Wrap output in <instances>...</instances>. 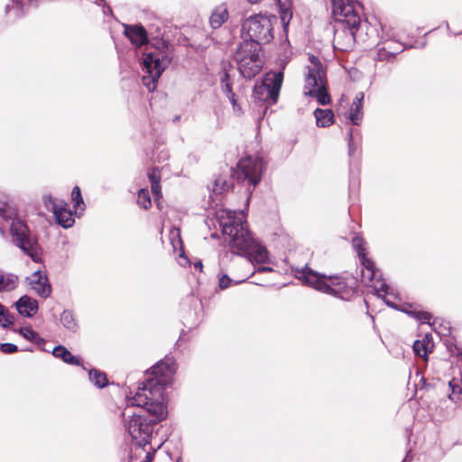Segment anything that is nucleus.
I'll use <instances>...</instances> for the list:
<instances>
[{
  "mask_svg": "<svg viewBox=\"0 0 462 462\" xmlns=\"http://www.w3.org/2000/svg\"><path fill=\"white\" fill-rule=\"evenodd\" d=\"M281 9V20L283 25H287L291 18V13L290 12L291 0H278Z\"/></svg>",
  "mask_w": 462,
  "mask_h": 462,
  "instance_id": "26",
  "label": "nucleus"
},
{
  "mask_svg": "<svg viewBox=\"0 0 462 462\" xmlns=\"http://www.w3.org/2000/svg\"><path fill=\"white\" fill-rule=\"evenodd\" d=\"M42 200L45 208L53 213L55 221L60 226L64 228L73 226L75 222L73 214L64 200L54 199L51 195L43 196Z\"/></svg>",
  "mask_w": 462,
  "mask_h": 462,
  "instance_id": "14",
  "label": "nucleus"
},
{
  "mask_svg": "<svg viewBox=\"0 0 462 462\" xmlns=\"http://www.w3.org/2000/svg\"><path fill=\"white\" fill-rule=\"evenodd\" d=\"M309 60L304 94L315 97L320 105H328L330 103V97L326 88V71L319 60L314 55L310 56Z\"/></svg>",
  "mask_w": 462,
  "mask_h": 462,
  "instance_id": "5",
  "label": "nucleus"
},
{
  "mask_svg": "<svg viewBox=\"0 0 462 462\" xmlns=\"http://www.w3.org/2000/svg\"><path fill=\"white\" fill-rule=\"evenodd\" d=\"M263 160L259 157H245L237 163V178L247 180L254 187L260 181L263 171Z\"/></svg>",
  "mask_w": 462,
  "mask_h": 462,
  "instance_id": "13",
  "label": "nucleus"
},
{
  "mask_svg": "<svg viewBox=\"0 0 462 462\" xmlns=\"http://www.w3.org/2000/svg\"><path fill=\"white\" fill-rule=\"evenodd\" d=\"M365 94L358 92L353 100L351 108L348 114V119L354 125H360L363 121V100Z\"/></svg>",
  "mask_w": 462,
  "mask_h": 462,
  "instance_id": "17",
  "label": "nucleus"
},
{
  "mask_svg": "<svg viewBox=\"0 0 462 462\" xmlns=\"http://www.w3.org/2000/svg\"><path fill=\"white\" fill-rule=\"evenodd\" d=\"M231 187V181L225 177L219 176L214 180L213 192L222 194Z\"/></svg>",
  "mask_w": 462,
  "mask_h": 462,
  "instance_id": "27",
  "label": "nucleus"
},
{
  "mask_svg": "<svg viewBox=\"0 0 462 462\" xmlns=\"http://www.w3.org/2000/svg\"><path fill=\"white\" fill-rule=\"evenodd\" d=\"M220 83L222 91L226 96V97H230L231 95H235V93L232 90L229 74L226 69H223V72L220 76Z\"/></svg>",
  "mask_w": 462,
  "mask_h": 462,
  "instance_id": "28",
  "label": "nucleus"
},
{
  "mask_svg": "<svg viewBox=\"0 0 462 462\" xmlns=\"http://www.w3.org/2000/svg\"><path fill=\"white\" fill-rule=\"evenodd\" d=\"M194 267H195L196 269H199V271H201V270H202V267H203V264H202V263L199 261V262H197V263L194 264Z\"/></svg>",
  "mask_w": 462,
  "mask_h": 462,
  "instance_id": "45",
  "label": "nucleus"
},
{
  "mask_svg": "<svg viewBox=\"0 0 462 462\" xmlns=\"http://www.w3.org/2000/svg\"><path fill=\"white\" fill-rule=\"evenodd\" d=\"M18 349L17 346L12 343H4L0 346V350L5 354H12L16 352Z\"/></svg>",
  "mask_w": 462,
  "mask_h": 462,
  "instance_id": "39",
  "label": "nucleus"
},
{
  "mask_svg": "<svg viewBox=\"0 0 462 462\" xmlns=\"http://www.w3.org/2000/svg\"><path fill=\"white\" fill-rule=\"evenodd\" d=\"M151 189L155 201H158L162 198V189L160 182L151 184Z\"/></svg>",
  "mask_w": 462,
  "mask_h": 462,
  "instance_id": "41",
  "label": "nucleus"
},
{
  "mask_svg": "<svg viewBox=\"0 0 462 462\" xmlns=\"http://www.w3.org/2000/svg\"><path fill=\"white\" fill-rule=\"evenodd\" d=\"M90 382L98 388H104L108 381L105 373L92 369L88 373Z\"/></svg>",
  "mask_w": 462,
  "mask_h": 462,
  "instance_id": "24",
  "label": "nucleus"
},
{
  "mask_svg": "<svg viewBox=\"0 0 462 462\" xmlns=\"http://www.w3.org/2000/svg\"><path fill=\"white\" fill-rule=\"evenodd\" d=\"M283 81V72L270 71L267 72L260 83H256L253 97L261 101L272 106L277 103L280 90Z\"/></svg>",
  "mask_w": 462,
  "mask_h": 462,
  "instance_id": "10",
  "label": "nucleus"
},
{
  "mask_svg": "<svg viewBox=\"0 0 462 462\" xmlns=\"http://www.w3.org/2000/svg\"><path fill=\"white\" fill-rule=\"evenodd\" d=\"M332 4V14L337 24L350 26L351 29L355 26H365L368 30V25L361 22L355 0H333Z\"/></svg>",
  "mask_w": 462,
  "mask_h": 462,
  "instance_id": "11",
  "label": "nucleus"
},
{
  "mask_svg": "<svg viewBox=\"0 0 462 462\" xmlns=\"http://www.w3.org/2000/svg\"><path fill=\"white\" fill-rule=\"evenodd\" d=\"M72 200L74 201V208L77 209L80 208L81 210H84L85 208V203L81 196L80 189L79 187L76 186L73 188L71 192Z\"/></svg>",
  "mask_w": 462,
  "mask_h": 462,
  "instance_id": "32",
  "label": "nucleus"
},
{
  "mask_svg": "<svg viewBox=\"0 0 462 462\" xmlns=\"http://www.w3.org/2000/svg\"><path fill=\"white\" fill-rule=\"evenodd\" d=\"M13 324V317L8 313L3 305L0 304V325L7 328Z\"/></svg>",
  "mask_w": 462,
  "mask_h": 462,
  "instance_id": "34",
  "label": "nucleus"
},
{
  "mask_svg": "<svg viewBox=\"0 0 462 462\" xmlns=\"http://www.w3.org/2000/svg\"><path fill=\"white\" fill-rule=\"evenodd\" d=\"M317 125L319 127H327L333 124L334 114L330 109L317 108L314 111Z\"/></svg>",
  "mask_w": 462,
  "mask_h": 462,
  "instance_id": "22",
  "label": "nucleus"
},
{
  "mask_svg": "<svg viewBox=\"0 0 462 462\" xmlns=\"http://www.w3.org/2000/svg\"><path fill=\"white\" fill-rule=\"evenodd\" d=\"M26 282L32 291L38 296L47 299L51 293V286L47 275L42 271H35L26 278Z\"/></svg>",
  "mask_w": 462,
  "mask_h": 462,
  "instance_id": "15",
  "label": "nucleus"
},
{
  "mask_svg": "<svg viewBox=\"0 0 462 462\" xmlns=\"http://www.w3.org/2000/svg\"><path fill=\"white\" fill-rule=\"evenodd\" d=\"M177 370L175 361L166 357L151 368V377L138 387L134 396H127L122 415L125 428L134 442L133 454L141 455L150 444L154 426L167 414L165 389L171 384Z\"/></svg>",
  "mask_w": 462,
  "mask_h": 462,
  "instance_id": "1",
  "label": "nucleus"
},
{
  "mask_svg": "<svg viewBox=\"0 0 462 462\" xmlns=\"http://www.w3.org/2000/svg\"><path fill=\"white\" fill-rule=\"evenodd\" d=\"M352 245L356 250L363 266L361 270L362 282L371 287L374 294L378 298H381L386 305L396 309L395 304L393 303L388 298V296L392 294L390 291L391 288L383 279H381V274L379 271L375 269L374 262L366 257L365 243L364 239L360 236L353 237Z\"/></svg>",
  "mask_w": 462,
  "mask_h": 462,
  "instance_id": "4",
  "label": "nucleus"
},
{
  "mask_svg": "<svg viewBox=\"0 0 462 462\" xmlns=\"http://www.w3.org/2000/svg\"><path fill=\"white\" fill-rule=\"evenodd\" d=\"M15 306L17 311L25 317H32L38 310V301L27 295L22 296Z\"/></svg>",
  "mask_w": 462,
  "mask_h": 462,
  "instance_id": "18",
  "label": "nucleus"
},
{
  "mask_svg": "<svg viewBox=\"0 0 462 462\" xmlns=\"http://www.w3.org/2000/svg\"><path fill=\"white\" fill-rule=\"evenodd\" d=\"M14 210L6 203L0 205V217L5 220L12 219L10 236L14 245L18 247L25 255L34 263L42 262V247L37 236L32 234L29 226L21 219L14 217Z\"/></svg>",
  "mask_w": 462,
  "mask_h": 462,
  "instance_id": "3",
  "label": "nucleus"
},
{
  "mask_svg": "<svg viewBox=\"0 0 462 462\" xmlns=\"http://www.w3.org/2000/svg\"><path fill=\"white\" fill-rule=\"evenodd\" d=\"M125 35L130 40L132 44L140 47L147 42V32L143 26L140 24L127 25L124 24Z\"/></svg>",
  "mask_w": 462,
  "mask_h": 462,
  "instance_id": "16",
  "label": "nucleus"
},
{
  "mask_svg": "<svg viewBox=\"0 0 462 462\" xmlns=\"http://www.w3.org/2000/svg\"><path fill=\"white\" fill-rule=\"evenodd\" d=\"M225 213V217H220V225L226 241L233 254L245 258L233 262L231 268V273L236 278L235 284H239L254 273L250 270L254 262H268V251L254 238L242 210H226Z\"/></svg>",
  "mask_w": 462,
  "mask_h": 462,
  "instance_id": "2",
  "label": "nucleus"
},
{
  "mask_svg": "<svg viewBox=\"0 0 462 462\" xmlns=\"http://www.w3.org/2000/svg\"><path fill=\"white\" fill-rule=\"evenodd\" d=\"M364 28L365 26H355L351 29L350 26L337 24L334 32V47L341 51H347L356 42H365L367 32L365 35L362 33Z\"/></svg>",
  "mask_w": 462,
  "mask_h": 462,
  "instance_id": "12",
  "label": "nucleus"
},
{
  "mask_svg": "<svg viewBox=\"0 0 462 462\" xmlns=\"http://www.w3.org/2000/svg\"><path fill=\"white\" fill-rule=\"evenodd\" d=\"M137 204L144 209H148L152 206L150 194L147 189H141L138 191Z\"/></svg>",
  "mask_w": 462,
  "mask_h": 462,
  "instance_id": "30",
  "label": "nucleus"
},
{
  "mask_svg": "<svg viewBox=\"0 0 462 462\" xmlns=\"http://www.w3.org/2000/svg\"><path fill=\"white\" fill-rule=\"evenodd\" d=\"M273 21H276L275 16L262 14L247 18L243 23V31L246 32L249 40L243 42H254L258 47L269 42L273 38Z\"/></svg>",
  "mask_w": 462,
  "mask_h": 462,
  "instance_id": "7",
  "label": "nucleus"
},
{
  "mask_svg": "<svg viewBox=\"0 0 462 462\" xmlns=\"http://www.w3.org/2000/svg\"><path fill=\"white\" fill-rule=\"evenodd\" d=\"M19 333L25 339H27L31 342L39 343L40 341H42V339L39 337V335L29 327L20 328Z\"/></svg>",
  "mask_w": 462,
  "mask_h": 462,
  "instance_id": "31",
  "label": "nucleus"
},
{
  "mask_svg": "<svg viewBox=\"0 0 462 462\" xmlns=\"http://www.w3.org/2000/svg\"><path fill=\"white\" fill-rule=\"evenodd\" d=\"M428 337H426L423 340H416L412 346L415 355L426 359L428 354Z\"/></svg>",
  "mask_w": 462,
  "mask_h": 462,
  "instance_id": "29",
  "label": "nucleus"
},
{
  "mask_svg": "<svg viewBox=\"0 0 462 462\" xmlns=\"http://www.w3.org/2000/svg\"><path fill=\"white\" fill-rule=\"evenodd\" d=\"M358 134V131L357 130H354L353 128H350L348 133H347L349 154H353L355 150H356V145H355V143H354V134Z\"/></svg>",
  "mask_w": 462,
  "mask_h": 462,
  "instance_id": "36",
  "label": "nucleus"
},
{
  "mask_svg": "<svg viewBox=\"0 0 462 462\" xmlns=\"http://www.w3.org/2000/svg\"><path fill=\"white\" fill-rule=\"evenodd\" d=\"M175 238H178V244H181V241L180 239V230L178 228H173L171 231V243H172V245L173 247L175 248V241L174 239Z\"/></svg>",
  "mask_w": 462,
  "mask_h": 462,
  "instance_id": "42",
  "label": "nucleus"
},
{
  "mask_svg": "<svg viewBox=\"0 0 462 462\" xmlns=\"http://www.w3.org/2000/svg\"><path fill=\"white\" fill-rule=\"evenodd\" d=\"M259 51L260 47L254 42H242L238 46L234 59L243 78L251 79L261 71L263 61L260 59Z\"/></svg>",
  "mask_w": 462,
  "mask_h": 462,
  "instance_id": "6",
  "label": "nucleus"
},
{
  "mask_svg": "<svg viewBox=\"0 0 462 462\" xmlns=\"http://www.w3.org/2000/svg\"><path fill=\"white\" fill-rule=\"evenodd\" d=\"M449 386L452 390L451 393L449 394V399L458 400L460 394L462 393V390H461L460 386L453 383L452 382H449Z\"/></svg>",
  "mask_w": 462,
  "mask_h": 462,
  "instance_id": "37",
  "label": "nucleus"
},
{
  "mask_svg": "<svg viewBox=\"0 0 462 462\" xmlns=\"http://www.w3.org/2000/svg\"><path fill=\"white\" fill-rule=\"evenodd\" d=\"M148 178L151 184L160 182L161 176L159 171L155 168L150 169L148 171Z\"/></svg>",
  "mask_w": 462,
  "mask_h": 462,
  "instance_id": "38",
  "label": "nucleus"
},
{
  "mask_svg": "<svg viewBox=\"0 0 462 462\" xmlns=\"http://www.w3.org/2000/svg\"><path fill=\"white\" fill-rule=\"evenodd\" d=\"M456 350H457V353L456 355L462 359V346H456Z\"/></svg>",
  "mask_w": 462,
  "mask_h": 462,
  "instance_id": "44",
  "label": "nucleus"
},
{
  "mask_svg": "<svg viewBox=\"0 0 462 462\" xmlns=\"http://www.w3.org/2000/svg\"><path fill=\"white\" fill-rule=\"evenodd\" d=\"M403 51V48L393 49L391 45L389 46H381V43L377 44V53L376 60H390L395 57L397 53H400Z\"/></svg>",
  "mask_w": 462,
  "mask_h": 462,
  "instance_id": "23",
  "label": "nucleus"
},
{
  "mask_svg": "<svg viewBox=\"0 0 462 462\" xmlns=\"http://www.w3.org/2000/svg\"><path fill=\"white\" fill-rule=\"evenodd\" d=\"M60 322L64 328L70 331H76L78 328L77 321L70 310H65L60 315Z\"/></svg>",
  "mask_w": 462,
  "mask_h": 462,
  "instance_id": "25",
  "label": "nucleus"
},
{
  "mask_svg": "<svg viewBox=\"0 0 462 462\" xmlns=\"http://www.w3.org/2000/svg\"><path fill=\"white\" fill-rule=\"evenodd\" d=\"M233 106V111L235 114L236 115H241L242 114V108L241 106H239L238 102H237V99L236 97V94L235 95H231L230 97H227Z\"/></svg>",
  "mask_w": 462,
  "mask_h": 462,
  "instance_id": "40",
  "label": "nucleus"
},
{
  "mask_svg": "<svg viewBox=\"0 0 462 462\" xmlns=\"http://www.w3.org/2000/svg\"><path fill=\"white\" fill-rule=\"evenodd\" d=\"M236 278L231 279L227 274H223L219 277V288L221 290L227 289L232 283L235 284Z\"/></svg>",
  "mask_w": 462,
  "mask_h": 462,
  "instance_id": "35",
  "label": "nucleus"
},
{
  "mask_svg": "<svg viewBox=\"0 0 462 462\" xmlns=\"http://www.w3.org/2000/svg\"><path fill=\"white\" fill-rule=\"evenodd\" d=\"M262 0H248L249 3L251 4H257L259 2H261Z\"/></svg>",
  "mask_w": 462,
  "mask_h": 462,
  "instance_id": "48",
  "label": "nucleus"
},
{
  "mask_svg": "<svg viewBox=\"0 0 462 462\" xmlns=\"http://www.w3.org/2000/svg\"><path fill=\"white\" fill-rule=\"evenodd\" d=\"M171 63V58L166 54L156 51L144 54L143 59V70L144 75L142 78L143 84L149 92L157 88L158 80Z\"/></svg>",
  "mask_w": 462,
  "mask_h": 462,
  "instance_id": "9",
  "label": "nucleus"
},
{
  "mask_svg": "<svg viewBox=\"0 0 462 462\" xmlns=\"http://www.w3.org/2000/svg\"><path fill=\"white\" fill-rule=\"evenodd\" d=\"M228 19V12L226 5L217 6L212 12L209 23L213 29L219 28Z\"/></svg>",
  "mask_w": 462,
  "mask_h": 462,
  "instance_id": "19",
  "label": "nucleus"
},
{
  "mask_svg": "<svg viewBox=\"0 0 462 462\" xmlns=\"http://www.w3.org/2000/svg\"><path fill=\"white\" fill-rule=\"evenodd\" d=\"M402 462H404V460Z\"/></svg>",
  "mask_w": 462,
  "mask_h": 462,
  "instance_id": "49",
  "label": "nucleus"
},
{
  "mask_svg": "<svg viewBox=\"0 0 462 462\" xmlns=\"http://www.w3.org/2000/svg\"><path fill=\"white\" fill-rule=\"evenodd\" d=\"M383 38H385L386 42H389L392 40V36L390 34H387L386 36H383Z\"/></svg>",
  "mask_w": 462,
  "mask_h": 462,
  "instance_id": "47",
  "label": "nucleus"
},
{
  "mask_svg": "<svg viewBox=\"0 0 462 462\" xmlns=\"http://www.w3.org/2000/svg\"><path fill=\"white\" fill-rule=\"evenodd\" d=\"M272 269L270 267H263V268H260L259 269V272H269L271 271Z\"/></svg>",
  "mask_w": 462,
  "mask_h": 462,
  "instance_id": "46",
  "label": "nucleus"
},
{
  "mask_svg": "<svg viewBox=\"0 0 462 462\" xmlns=\"http://www.w3.org/2000/svg\"><path fill=\"white\" fill-rule=\"evenodd\" d=\"M143 452L145 453V457L143 462H152L153 459V453L146 449Z\"/></svg>",
  "mask_w": 462,
  "mask_h": 462,
  "instance_id": "43",
  "label": "nucleus"
},
{
  "mask_svg": "<svg viewBox=\"0 0 462 462\" xmlns=\"http://www.w3.org/2000/svg\"><path fill=\"white\" fill-rule=\"evenodd\" d=\"M52 355L63 360L64 363L69 365H79L80 360L73 356L65 346H57L52 350Z\"/></svg>",
  "mask_w": 462,
  "mask_h": 462,
  "instance_id": "21",
  "label": "nucleus"
},
{
  "mask_svg": "<svg viewBox=\"0 0 462 462\" xmlns=\"http://www.w3.org/2000/svg\"><path fill=\"white\" fill-rule=\"evenodd\" d=\"M19 283V278L16 274L0 271V292L12 291Z\"/></svg>",
  "mask_w": 462,
  "mask_h": 462,
  "instance_id": "20",
  "label": "nucleus"
},
{
  "mask_svg": "<svg viewBox=\"0 0 462 462\" xmlns=\"http://www.w3.org/2000/svg\"><path fill=\"white\" fill-rule=\"evenodd\" d=\"M296 277L317 291L329 295L342 297L340 292L345 288V282L338 277L319 273L308 266L298 270L296 272Z\"/></svg>",
  "mask_w": 462,
  "mask_h": 462,
  "instance_id": "8",
  "label": "nucleus"
},
{
  "mask_svg": "<svg viewBox=\"0 0 462 462\" xmlns=\"http://www.w3.org/2000/svg\"><path fill=\"white\" fill-rule=\"evenodd\" d=\"M404 311L407 312L409 315L412 316L413 318H415L417 320H420L422 323L430 324V319H431L432 316L429 312L416 311V310H412V311L404 310Z\"/></svg>",
  "mask_w": 462,
  "mask_h": 462,
  "instance_id": "33",
  "label": "nucleus"
}]
</instances>
